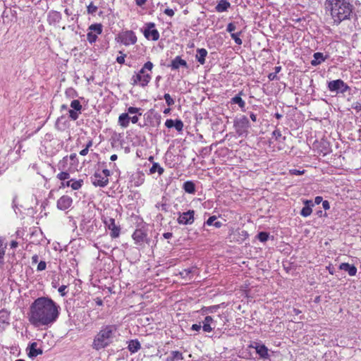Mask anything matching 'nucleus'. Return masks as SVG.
I'll return each mask as SVG.
<instances>
[{
  "label": "nucleus",
  "instance_id": "obj_36",
  "mask_svg": "<svg viewBox=\"0 0 361 361\" xmlns=\"http://www.w3.org/2000/svg\"><path fill=\"white\" fill-rule=\"evenodd\" d=\"M71 180L72 181L71 183V187L73 190H78L79 188H81L82 184V180H74L72 179Z\"/></svg>",
  "mask_w": 361,
  "mask_h": 361
},
{
  "label": "nucleus",
  "instance_id": "obj_1",
  "mask_svg": "<svg viewBox=\"0 0 361 361\" xmlns=\"http://www.w3.org/2000/svg\"><path fill=\"white\" fill-rule=\"evenodd\" d=\"M61 307L48 297H39L30 307L28 320L35 327H49L59 317Z\"/></svg>",
  "mask_w": 361,
  "mask_h": 361
},
{
  "label": "nucleus",
  "instance_id": "obj_45",
  "mask_svg": "<svg viewBox=\"0 0 361 361\" xmlns=\"http://www.w3.org/2000/svg\"><path fill=\"white\" fill-rule=\"evenodd\" d=\"M235 29H236V26H235V23H230L227 25L226 31L231 34V33H233V32L235 31Z\"/></svg>",
  "mask_w": 361,
  "mask_h": 361
},
{
  "label": "nucleus",
  "instance_id": "obj_52",
  "mask_svg": "<svg viewBox=\"0 0 361 361\" xmlns=\"http://www.w3.org/2000/svg\"><path fill=\"white\" fill-rule=\"evenodd\" d=\"M202 326H201V324L199 323V324H194L192 325V327H191V329L193 330V331H198L201 329Z\"/></svg>",
  "mask_w": 361,
  "mask_h": 361
},
{
  "label": "nucleus",
  "instance_id": "obj_35",
  "mask_svg": "<svg viewBox=\"0 0 361 361\" xmlns=\"http://www.w3.org/2000/svg\"><path fill=\"white\" fill-rule=\"evenodd\" d=\"M240 35H241V32H239L237 33H231V38L235 41V42L238 45H241L243 43L242 39L240 38Z\"/></svg>",
  "mask_w": 361,
  "mask_h": 361
},
{
  "label": "nucleus",
  "instance_id": "obj_34",
  "mask_svg": "<svg viewBox=\"0 0 361 361\" xmlns=\"http://www.w3.org/2000/svg\"><path fill=\"white\" fill-rule=\"evenodd\" d=\"M193 271H194L193 267L184 269L183 270H182L181 271L179 272V275L183 279H188V278L190 279V274L193 272Z\"/></svg>",
  "mask_w": 361,
  "mask_h": 361
},
{
  "label": "nucleus",
  "instance_id": "obj_3",
  "mask_svg": "<svg viewBox=\"0 0 361 361\" xmlns=\"http://www.w3.org/2000/svg\"><path fill=\"white\" fill-rule=\"evenodd\" d=\"M116 331L117 326L116 325L109 324L102 326L99 331L94 337L92 348L99 350L109 346L113 343Z\"/></svg>",
  "mask_w": 361,
  "mask_h": 361
},
{
  "label": "nucleus",
  "instance_id": "obj_41",
  "mask_svg": "<svg viewBox=\"0 0 361 361\" xmlns=\"http://www.w3.org/2000/svg\"><path fill=\"white\" fill-rule=\"evenodd\" d=\"M164 98L166 101V104L169 106H173L175 103L174 100L172 99V97L170 96L169 94L168 93H166L164 95Z\"/></svg>",
  "mask_w": 361,
  "mask_h": 361
},
{
  "label": "nucleus",
  "instance_id": "obj_26",
  "mask_svg": "<svg viewBox=\"0 0 361 361\" xmlns=\"http://www.w3.org/2000/svg\"><path fill=\"white\" fill-rule=\"evenodd\" d=\"M141 348L140 342L137 340H130L128 342V349L131 353L137 352Z\"/></svg>",
  "mask_w": 361,
  "mask_h": 361
},
{
  "label": "nucleus",
  "instance_id": "obj_6",
  "mask_svg": "<svg viewBox=\"0 0 361 361\" xmlns=\"http://www.w3.org/2000/svg\"><path fill=\"white\" fill-rule=\"evenodd\" d=\"M117 39L118 42H121L125 46H129L136 43L137 37L133 31L126 30L118 34Z\"/></svg>",
  "mask_w": 361,
  "mask_h": 361
},
{
  "label": "nucleus",
  "instance_id": "obj_16",
  "mask_svg": "<svg viewBox=\"0 0 361 361\" xmlns=\"http://www.w3.org/2000/svg\"><path fill=\"white\" fill-rule=\"evenodd\" d=\"M147 233L142 229H136L132 235L133 239L135 240V243L140 245L147 238Z\"/></svg>",
  "mask_w": 361,
  "mask_h": 361
},
{
  "label": "nucleus",
  "instance_id": "obj_31",
  "mask_svg": "<svg viewBox=\"0 0 361 361\" xmlns=\"http://www.w3.org/2000/svg\"><path fill=\"white\" fill-rule=\"evenodd\" d=\"M241 92L231 99V103L238 104L242 109L245 106V102L240 97Z\"/></svg>",
  "mask_w": 361,
  "mask_h": 361
},
{
  "label": "nucleus",
  "instance_id": "obj_10",
  "mask_svg": "<svg viewBox=\"0 0 361 361\" xmlns=\"http://www.w3.org/2000/svg\"><path fill=\"white\" fill-rule=\"evenodd\" d=\"M104 223L108 229L110 230V235L111 238H116L119 236L121 229L119 226L116 225L114 219H105Z\"/></svg>",
  "mask_w": 361,
  "mask_h": 361
},
{
  "label": "nucleus",
  "instance_id": "obj_8",
  "mask_svg": "<svg viewBox=\"0 0 361 361\" xmlns=\"http://www.w3.org/2000/svg\"><path fill=\"white\" fill-rule=\"evenodd\" d=\"M102 32V25L100 23H95L91 25L88 28L87 34V39L90 44L97 41V35H100Z\"/></svg>",
  "mask_w": 361,
  "mask_h": 361
},
{
  "label": "nucleus",
  "instance_id": "obj_43",
  "mask_svg": "<svg viewBox=\"0 0 361 361\" xmlns=\"http://www.w3.org/2000/svg\"><path fill=\"white\" fill-rule=\"evenodd\" d=\"M174 128L176 129V130L179 132L181 131L183 128V123L182 121L176 119L174 123Z\"/></svg>",
  "mask_w": 361,
  "mask_h": 361
},
{
  "label": "nucleus",
  "instance_id": "obj_42",
  "mask_svg": "<svg viewBox=\"0 0 361 361\" xmlns=\"http://www.w3.org/2000/svg\"><path fill=\"white\" fill-rule=\"evenodd\" d=\"M57 178L62 181L69 179L70 174L68 172H61L57 175Z\"/></svg>",
  "mask_w": 361,
  "mask_h": 361
},
{
  "label": "nucleus",
  "instance_id": "obj_12",
  "mask_svg": "<svg viewBox=\"0 0 361 361\" xmlns=\"http://www.w3.org/2000/svg\"><path fill=\"white\" fill-rule=\"evenodd\" d=\"M144 35L147 39L157 41L159 38V33L157 29L154 28V23H149L147 24V27L145 30Z\"/></svg>",
  "mask_w": 361,
  "mask_h": 361
},
{
  "label": "nucleus",
  "instance_id": "obj_2",
  "mask_svg": "<svg viewBox=\"0 0 361 361\" xmlns=\"http://www.w3.org/2000/svg\"><path fill=\"white\" fill-rule=\"evenodd\" d=\"M324 8L334 25L350 20L354 11L353 0H325Z\"/></svg>",
  "mask_w": 361,
  "mask_h": 361
},
{
  "label": "nucleus",
  "instance_id": "obj_62",
  "mask_svg": "<svg viewBox=\"0 0 361 361\" xmlns=\"http://www.w3.org/2000/svg\"><path fill=\"white\" fill-rule=\"evenodd\" d=\"M18 242L16 240H12L10 243L11 248L14 249L18 247Z\"/></svg>",
  "mask_w": 361,
  "mask_h": 361
},
{
  "label": "nucleus",
  "instance_id": "obj_28",
  "mask_svg": "<svg viewBox=\"0 0 361 361\" xmlns=\"http://www.w3.org/2000/svg\"><path fill=\"white\" fill-rule=\"evenodd\" d=\"M183 360L180 352L175 350L171 353V355L166 358V361H179Z\"/></svg>",
  "mask_w": 361,
  "mask_h": 361
},
{
  "label": "nucleus",
  "instance_id": "obj_15",
  "mask_svg": "<svg viewBox=\"0 0 361 361\" xmlns=\"http://www.w3.org/2000/svg\"><path fill=\"white\" fill-rule=\"evenodd\" d=\"M250 348H255L261 358L268 359L269 357L268 348L264 344L255 343L250 345Z\"/></svg>",
  "mask_w": 361,
  "mask_h": 361
},
{
  "label": "nucleus",
  "instance_id": "obj_61",
  "mask_svg": "<svg viewBox=\"0 0 361 361\" xmlns=\"http://www.w3.org/2000/svg\"><path fill=\"white\" fill-rule=\"evenodd\" d=\"M304 173V171H300L297 169H294L291 171V173L294 175H301Z\"/></svg>",
  "mask_w": 361,
  "mask_h": 361
},
{
  "label": "nucleus",
  "instance_id": "obj_5",
  "mask_svg": "<svg viewBox=\"0 0 361 361\" xmlns=\"http://www.w3.org/2000/svg\"><path fill=\"white\" fill-rule=\"evenodd\" d=\"M328 89L336 94H343L350 90V87L341 79H337L328 82Z\"/></svg>",
  "mask_w": 361,
  "mask_h": 361
},
{
  "label": "nucleus",
  "instance_id": "obj_23",
  "mask_svg": "<svg viewBox=\"0 0 361 361\" xmlns=\"http://www.w3.org/2000/svg\"><path fill=\"white\" fill-rule=\"evenodd\" d=\"M231 7V4L227 0H220L215 7L216 11L222 13L227 11Z\"/></svg>",
  "mask_w": 361,
  "mask_h": 361
},
{
  "label": "nucleus",
  "instance_id": "obj_4",
  "mask_svg": "<svg viewBox=\"0 0 361 361\" xmlns=\"http://www.w3.org/2000/svg\"><path fill=\"white\" fill-rule=\"evenodd\" d=\"M154 64L151 61L146 62L142 68L131 78V83L133 85H139L140 86L146 87L152 79V72Z\"/></svg>",
  "mask_w": 361,
  "mask_h": 361
},
{
  "label": "nucleus",
  "instance_id": "obj_25",
  "mask_svg": "<svg viewBox=\"0 0 361 361\" xmlns=\"http://www.w3.org/2000/svg\"><path fill=\"white\" fill-rule=\"evenodd\" d=\"M118 124L122 128H127L129 126L130 123V116L127 113H123L118 116Z\"/></svg>",
  "mask_w": 361,
  "mask_h": 361
},
{
  "label": "nucleus",
  "instance_id": "obj_30",
  "mask_svg": "<svg viewBox=\"0 0 361 361\" xmlns=\"http://www.w3.org/2000/svg\"><path fill=\"white\" fill-rule=\"evenodd\" d=\"M7 244L0 238V267L4 264V259Z\"/></svg>",
  "mask_w": 361,
  "mask_h": 361
},
{
  "label": "nucleus",
  "instance_id": "obj_54",
  "mask_svg": "<svg viewBox=\"0 0 361 361\" xmlns=\"http://www.w3.org/2000/svg\"><path fill=\"white\" fill-rule=\"evenodd\" d=\"M268 78L269 80H276L278 79L277 78V74L276 73H271L268 75Z\"/></svg>",
  "mask_w": 361,
  "mask_h": 361
},
{
  "label": "nucleus",
  "instance_id": "obj_49",
  "mask_svg": "<svg viewBox=\"0 0 361 361\" xmlns=\"http://www.w3.org/2000/svg\"><path fill=\"white\" fill-rule=\"evenodd\" d=\"M273 136L275 137L276 140H278L280 137H282L281 133L279 130H275L272 133Z\"/></svg>",
  "mask_w": 361,
  "mask_h": 361
},
{
  "label": "nucleus",
  "instance_id": "obj_50",
  "mask_svg": "<svg viewBox=\"0 0 361 361\" xmlns=\"http://www.w3.org/2000/svg\"><path fill=\"white\" fill-rule=\"evenodd\" d=\"M166 15L170 16V17H172L174 16L175 14V12L173 9L171 8H166L164 10V12Z\"/></svg>",
  "mask_w": 361,
  "mask_h": 361
},
{
  "label": "nucleus",
  "instance_id": "obj_17",
  "mask_svg": "<svg viewBox=\"0 0 361 361\" xmlns=\"http://www.w3.org/2000/svg\"><path fill=\"white\" fill-rule=\"evenodd\" d=\"M303 203L305 207L300 211V215L303 217H307L312 214V208L314 207V204L310 200H303Z\"/></svg>",
  "mask_w": 361,
  "mask_h": 361
},
{
  "label": "nucleus",
  "instance_id": "obj_53",
  "mask_svg": "<svg viewBox=\"0 0 361 361\" xmlns=\"http://www.w3.org/2000/svg\"><path fill=\"white\" fill-rule=\"evenodd\" d=\"M322 207L325 210H328L330 209V204L327 200L322 201Z\"/></svg>",
  "mask_w": 361,
  "mask_h": 361
},
{
  "label": "nucleus",
  "instance_id": "obj_11",
  "mask_svg": "<svg viewBox=\"0 0 361 361\" xmlns=\"http://www.w3.org/2000/svg\"><path fill=\"white\" fill-rule=\"evenodd\" d=\"M194 210H188L182 214L179 213V216L177 219L179 224L188 225L194 222Z\"/></svg>",
  "mask_w": 361,
  "mask_h": 361
},
{
  "label": "nucleus",
  "instance_id": "obj_27",
  "mask_svg": "<svg viewBox=\"0 0 361 361\" xmlns=\"http://www.w3.org/2000/svg\"><path fill=\"white\" fill-rule=\"evenodd\" d=\"M183 189L187 193L194 194L195 192V185L192 181L188 180L183 183Z\"/></svg>",
  "mask_w": 361,
  "mask_h": 361
},
{
  "label": "nucleus",
  "instance_id": "obj_40",
  "mask_svg": "<svg viewBox=\"0 0 361 361\" xmlns=\"http://www.w3.org/2000/svg\"><path fill=\"white\" fill-rule=\"evenodd\" d=\"M66 95L68 97L73 98L77 97V92L73 88H68L65 92Z\"/></svg>",
  "mask_w": 361,
  "mask_h": 361
},
{
  "label": "nucleus",
  "instance_id": "obj_55",
  "mask_svg": "<svg viewBox=\"0 0 361 361\" xmlns=\"http://www.w3.org/2000/svg\"><path fill=\"white\" fill-rule=\"evenodd\" d=\"M353 108L356 110L357 112L361 111V104L359 102H356L353 104Z\"/></svg>",
  "mask_w": 361,
  "mask_h": 361
},
{
  "label": "nucleus",
  "instance_id": "obj_33",
  "mask_svg": "<svg viewBox=\"0 0 361 361\" xmlns=\"http://www.w3.org/2000/svg\"><path fill=\"white\" fill-rule=\"evenodd\" d=\"M149 171L151 173H154L157 171L159 175H161L164 173V169L158 163H154Z\"/></svg>",
  "mask_w": 361,
  "mask_h": 361
},
{
  "label": "nucleus",
  "instance_id": "obj_38",
  "mask_svg": "<svg viewBox=\"0 0 361 361\" xmlns=\"http://www.w3.org/2000/svg\"><path fill=\"white\" fill-rule=\"evenodd\" d=\"M257 238L261 242H266L269 238V233L267 232H260L257 235Z\"/></svg>",
  "mask_w": 361,
  "mask_h": 361
},
{
  "label": "nucleus",
  "instance_id": "obj_14",
  "mask_svg": "<svg viewBox=\"0 0 361 361\" xmlns=\"http://www.w3.org/2000/svg\"><path fill=\"white\" fill-rule=\"evenodd\" d=\"M91 179L92 184L95 186L104 187L109 183V178L104 177L100 172H95Z\"/></svg>",
  "mask_w": 361,
  "mask_h": 361
},
{
  "label": "nucleus",
  "instance_id": "obj_56",
  "mask_svg": "<svg viewBox=\"0 0 361 361\" xmlns=\"http://www.w3.org/2000/svg\"><path fill=\"white\" fill-rule=\"evenodd\" d=\"M135 1L137 6L142 7L145 4L147 0H135Z\"/></svg>",
  "mask_w": 361,
  "mask_h": 361
},
{
  "label": "nucleus",
  "instance_id": "obj_59",
  "mask_svg": "<svg viewBox=\"0 0 361 361\" xmlns=\"http://www.w3.org/2000/svg\"><path fill=\"white\" fill-rule=\"evenodd\" d=\"M323 201V198L321 196H317L314 199V204H319Z\"/></svg>",
  "mask_w": 361,
  "mask_h": 361
},
{
  "label": "nucleus",
  "instance_id": "obj_37",
  "mask_svg": "<svg viewBox=\"0 0 361 361\" xmlns=\"http://www.w3.org/2000/svg\"><path fill=\"white\" fill-rule=\"evenodd\" d=\"M8 312L6 310L0 311V319H2L4 323L9 324L8 322Z\"/></svg>",
  "mask_w": 361,
  "mask_h": 361
},
{
  "label": "nucleus",
  "instance_id": "obj_57",
  "mask_svg": "<svg viewBox=\"0 0 361 361\" xmlns=\"http://www.w3.org/2000/svg\"><path fill=\"white\" fill-rule=\"evenodd\" d=\"M139 121L138 116H133L132 117L130 116V121H131L133 123H137Z\"/></svg>",
  "mask_w": 361,
  "mask_h": 361
},
{
  "label": "nucleus",
  "instance_id": "obj_9",
  "mask_svg": "<svg viewBox=\"0 0 361 361\" xmlns=\"http://www.w3.org/2000/svg\"><path fill=\"white\" fill-rule=\"evenodd\" d=\"M71 109L68 111L69 117L71 120L75 121L78 118L82 109V104L78 99H74L71 102Z\"/></svg>",
  "mask_w": 361,
  "mask_h": 361
},
{
  "label": "nucleus",
  "instance_id": "obj_44",
  "mask_svg": "<svg viewBox=\"0 0 361 361\" xmlns=\"http://www.w3.org/2000/svg\"><path fill=\"white\" fill-rule=\"evenodd\" d=\"M87 13L90 14H94L97 11V6H94L92 3H90L87 8Z\"/></svg>",
  "mask_w": 361,
  "mask_h": 361
},
{
  "label": "nucleus",
  "instance_id": "obj_20",
  "mask_svg": "<svg viewBox=\"0 0 361 361\" xmlns=\"http://www.w3.org/2000/svg\"><path fill=\"white\" fill-rule=\"evenodd\" d=\"M214 321L211 316H207L204 321L202 325V329L205 332H211L214 329V326H212L214 324Z\"/></svg>",
  "mask_w": 361,
  "mask_h": 361
},
{
  "label": "nucleus",
  "instance_id": "obj_13",
  "mask_svg": "<svg viewBox=\"0 0 361 361\" xmlns=\"http://www.w3.org/2000/svg\"><path fill=\"white\" fill-rule=\"evenodd\" d=\"M73 199L68 195L61 196L57 201V208L60 210H66L71 207Z\"/></svg>",
  "mask_w": 361,
  "mask_h": 361
},
{
  "label": "nucleus",
  "instance_id": "obj_51",
  "mask_svg": "<svg viewBox=\"0 0 361 361\" xmlns=\"http://www.w3.org/2000/svg\"><path fill=\"white\" fill-rule=\"evenodd\" d=\"M125 58H126V54L119 56L116 58V61L120 64H123L125 63Z\"/></svg>",
  "mask_w": 361,
  "mask_h": 361
},
{
  "label": "nucleus",
  "instance_id": "obj_58",
  "mask_svg": "<svg viewBox=\"0 0 361 361\" xmlns=\"http://www.w3.org/2000/svg\"><path fill=\"white\" fill-rule=\"evenodd\" d=\"M104 177H106L107 178L111 175L110 171L108 169H104L102 170L101 173Z\"/></svg>",
  "mask_w": 361,
  "mask_h": 361
},
{
  "label": "nucleus",
  "instance_id": "obj_19",
  "mask_svg": "<svg viewBox=\"0 0 361 361\" xmlns=\"http://www.w3.org/2000/svg\"><path fill=\"white\" fill-rule=\"evenodd\" d=\"M37 343L36 342L32 343L28 347V356L34 358L37 356L42 355L43 351L41 348H37Z\"/></svg>",
  "mask_w": 361,
  "mask_h": 361
},
{
  "label": "nucleus",
  "instance_id": "obj_29",
  "mask_svg": "<svg viewBox=\"0 0 361 361\" xmlns=\"http://www.w3.org/2000/svg\"><path fill=\"white\" fill-rule=\"evenodd\" d=\"M48 20L50 23L59 22L61 20V13L55 11H51L49 13Z\"/></svg>",
  "mask_w": 361,
  "mask_h": 361
},
{
  "label": "nucleus",
  "instance_id": "obj_63",
  "mask_svg": "<svg viewBox=\"0 0 361 361\" xmlns=\"http://www.w3.org/2000/svg\"><path fill=\"white\" fill-rule=\"evenodd\" d=\"M38 259H39V256L37 255H34L32 257V262L33 264H36L38 262Z\"/></svg>",
  "mask_w": 361,
  "mask_h": 361
},
{
  "label": "nucleus",
  "instance_id": "obj_32",
  "mask_svg": "<svg viewBox=\"0 0 361 361\" xmlns=\"http://www.w3.org/2000/svg\"><path fill=\"white\" fill-rule=\"evenodd\" d=\"M206 224L208 226H214L216 228H220L222 226V223L221 221H216V217L215 216H210Z\"/></svg>",
  "mask_w": 361,
  "mask_h": 361
},
{
  "label": "nucleus",
  "instance_id": "obj_39",
  "mask_svg": "<svg viewBox=\"0 0 361 361\" xmlns=\"http://www.w3.org/2000/svg\"><path fill=\"white\" fill-rule=\"evenodd\" d=\"M128 114H137L138 116H141L142 115V113L140 112V108H137V107H133V106H130L128 109Z\"/></svg>",
  "mask_w": 361,
  "mask_h": 361
},
{
  "label": "nucleus",
  "instance_id": "obj_64",
  "mask_svg": "<svg viewBox=\"0 0 361 361\" xmlns=\"http://www.w3.org/2000/svg\"><path fill=\"white\" fill-rule=\"evenodd\" d=\"M89 150L87 149V148H84L83 149H82L80 152V154L81 156H85L87 154Z\"/></svg>",
  "mask_w": 361,
  "mask_h": 361
},
{
  "label": "nucleus",
  "instance_id": "obj_18",
  "mask_svg": "<svg viewBox=\"0 0 361 361\" xmlns=\"http://www.w3.org/2000/svg\"><path fill=\"white\" fill-rule=\"evenodd\" d=\"M168 66L172 70H178L180 66L188 68V64L186 61L182 59L180 56H177L171 61V64Z\"/></svg>",
  "mask_w": 361,
  "mask_h": 361
},
{
  "label": "nucleus",
  "instance_id": "obj_48",
  "mask_svg": "<svg viewBox=\"0 0 361 361\" xmlns=\"http://www.w3.org/2000/svg\"><path fill=\"white\" fill-rule=\"evenodd\" d=\"M174 123H175V121H173L172 119H167L165 122V126L167 128H171L174 127Z\"/></svg>",
  "mask_w": 361,
  "mask_h": 361
},
{
  "label": "nucleus",
  "instance_id": "obj_46",
  "mask_svg": "<svg viewBox=\"0 0 361 361\" xmlns=\"http://www.w3.org/2000/svg\"><path fill=\"white\" fill-rule=\"evenodd\" d=\"M46 267H47L46 262L44 261H41V262H39V263L37 265V270L38 271H43L46 269Z\"/></svg>",
  "mask_w": 361,
  "mask_h": 361
},
{
  "label": "nucleus",
  "instance_id": "obj_60",
  "mask_svg": "<svg viewBox=\"0 0 361 361\" xmlns=\"http://www.w3.org/2000/svg\"><path fill=\"white\" fill-rule=\"evenodd\" d=\"M72 180H68L66 182H62L60 188L71 187V183Z\"/></svg>",
  "mask_w": 361,
  "mask_h": 361
},
{
  "label": "nucleus",
  "instance_id": "obj_21",
  "mask_svg": "<svg viewBox=\"0 0 361 361\" xmlns=\"http://www.w3.org/2000/svg\"><path fill=\"white\" fill-rule=\"evenodd\" d=\"M339 269L347 271L351 276H355L357 273V268L354 265L348 263H341L339 266Z\"/></svg>",
  "mask_w": 361,
  "mask_h": 361
},
{
  "label": "nucleus",
  "instance_id": "obj_7",
  "mask_svg": "<svg viewBox=\"0 0 361 361\" xmlns=\"http://www.w3.org/2000/svg\"><path fill=\"white\" fill-rule=\"evenodd\" d=\"M234 127L236 133L241 135L250 128V121L245 116H242L234 121Z\"/></svg>",
  "mask_w": 361,
  "mask_h": 361
},
{
  "label": "nucleus",
  "instance_id": "obj_22",
  "mask_svg": "<svg viewBox=\"0 0 361 361\" xmlns=\"http://www.w3.org/2000/svg\"><path fill=\"white\" fill-rule=\"evenodd\" d=\"M313 60L311 61V65L313 66H317L321 64L322 62L325 61L327 59V56H324V54L321 52H315L313 54Z\"/></svg>",
  "mask_w": 361,
  "mask_h": 361
},
{
  "label": "nucleus",
  "instance_id": "obj_47",
  "mask_svg": "<svg viewBox=\"0 0 361 361\" xmlns=\"http://www.w3.org/2000/svg\"><path fill=\"white\" fill-rule=\"evenodd\" d=\"M66 288H67V286L65 285H62L59 288L58 290L61 296H65L66 295Z\"/></svg>",
  "mask_w": 361,
  "mask_h": 361
},
{
  "label": "nucleus",
  "instance_id": "obj_24",
  "mask_svg": "<svg viewBox=\"0 0 361 361\" xmlns=\"http://www.w3.org/2000/svg\"><path fill=\"white\" fill-rule=\"evenodd\" d=\"M207 51L204 48L197 49L195 58L201 65H204L205 63V58L207 56Z\"/></svg>",
  "mask_w": 361,
  "mask_h": 361
}]
</instances>
